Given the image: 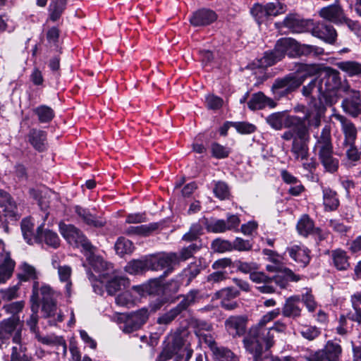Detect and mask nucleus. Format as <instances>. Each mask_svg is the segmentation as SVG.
Masks as SVG:
<instances>
[{
    "instance_id": "nucleus-8",
    "label": "nucleus",
    "mask_w": 361,
    "mask_h": 361,
    "mask_svg": "<svg viewBox=\"0 0 361 361\" xmlns=\"http://www.w3.org/2000/svg\"><path fill=\"white\" fill-rule=\"evenodd\" d=\"M59 231L64 239L71 245L81 247L85 252H90L94 247L82 232L72 224L60 222Z\"/></svg>"
},
{
    "instance_id": "nucleus-20",
    "label": "nucleus",
    "mask_w": 361,
    "mask_h": 361,
    "mask_svg": "<svg viewBox=\"0 0 361 361\" xmlns=\"http://www.w3.org/2000/svg\"><path fill=\"white\" fill-rule=\"evenodd\" d=\"M300 302V295H292L286 299L281 309L282 315L284 317L296 319L302 315V308L299 305Z\"/></svg>"
},
{
    "instance_id": "nucleus-37",
    "label": "nucleus",
    "mask_w": 361,
    "mask_h": 361,
    "mask_svg": "<svg viewBox=\"0 0 361 361\" xmlns=\"http://www.w3.org/2000/svg\"><path fill=\"white\" fill-rule=\"evenodd\" d=\"M33 113L37 116L39 122L42 123H49L55 116L54 111L47 105L37 106L33 109Z\"/></svg>"
},
{
    "instance_id": "nucleus-33",
    "label": "nucleus",
    "mask_w": 361,
    "mask_h": 361,
    "mask_svg": "<svg viewBox=\"0 0 361 361\" xmlns=\"http://www.w3.org/2000/svg\"><path fill=\"white\" fill-rule=\"evenodd\" d=\"M180 298H182V300L177 306L181 312H183L197 302L201 299V295L199 290L192 289L187 294L180 295Z\"/></svg>"
},
{
    "instance_id": "nucleus-5",
    "label": "nucleus",
    "mask_w": 361,
    "mask_h": 361,
    "mask_svg": "<svg viewBox=\"0 0 361 361\" xmlns=\"http://www.w3.org/2000/svg\"><path fill=\"white\" fill-rule=\"evenodd\" d=\"M316 142L313 151L327 172L334 173L338 170L339 161L334 157V147L331 135V128L325 126L319 135H314Z\"/></svg>"
},
{
    "instance_id": "nucleus-38",
    "label": "nucleus",
    "mask_w": 361,
    "mask_h": 361,
    "mask_svg": "<svg viewBox=\"0 0 361 361\" xmlns=\"http://www.w3.org/2000/svg\"><path fill=\"white\" fill-rule=\"evenodd\" d=\"M57 269L60 281L66 283V295L69 297L71 295L72 283L71 281V276L72 269L68 265L58 266Z\"/></svg>"
},
{
    "instance_id": "nucleus-9",
    "label": "nucleus",
    "mask_w": 361,
    "mask_h": 361,
    "mask_svg": "<svg viewBox=\"0 0 361 361\" xmlns=\"http://www.w3.org/2000/svg\"><path fill=\"white\" fill-rule=\"evenodd\" d=\"M89 253L90 255L87 259L90 265L98 275L95 276L93 273L88 271V278L92 282L99 280L104 283V280L113 274V267L111 264L106 262L102 257L93 255L92 250Z\"/></svg>"
},
{
    "instance_id": "nucleus-11",
    "label": "nucleus",
    "mask_w": 361,
    "mask_h": 361,
    "mask_svg": "<svg viewBox=\"0 0 361 361\" xmlns=\"http://www.w3.org/2000/svg\"><path fill=\"white\" fill-rule=\"evenodd\" d=\"M149 312L146 308H142L128 315L121 317L123 323L120 329L125 334H130L140 329L148 320Z\"/></svg>"
},
{
    "instance_id": "nucleus-51",
    "label": "nucleus",
    "mask_w": 361,
    "mask_h": 361,
    "mask_svg": "<svg viewBox=\"0 0 361 361\" xmlns=\"http://www.w3.org/2000/svg\"><path fill=\"white\" fill-rule=\"evenodd\" d=\"M300 334L304 338L313 341L320 335L321 331L315 326L305 325L301 327Z\"/></svg>"
},
{
    "instance_id": "nucleus-50",
    "label": "nucleus",
    "mask_w": 361,
    "mask_h": 361,
    "mask_svg": "<svg viewBox=\"0 0 361 361\" xmlns=\"http://www.w3.org/2000/svg\"><path fill=\"white\" fill-rule=\"evenodd\" d=\"M251 13L258 24H261L268 18L265 5L255 4L251 9Z\"/></svg>"
},
{
    "instance_id": "nucleus-31",
    "label": "nucleus",
    "mask_w": 361,
    "mask_h": 361,
    "mask_svg": "<svg viewBox=\"0 0 361 361\" xmlns=\"http://www.w3.org/2000/svg\"><path fill=\"white\" fill-rule=\"evenodd\" d=\"M105 281H106V291L111 295H115L117 291L126 288L129 285L128 279L122 276L111 277L110 275L107 279L104 280Z\"/></svg>"
},
{
    "instance_id": "nucleus-53",
    "label": "nucleus",
    "mask_w": 361,
    "mask_h": 361,
    "mask_svg": "<svg viewBox=\"0 0 361 361\" xmlns=\"http://www.w3.org/2000/svg\"><path fill=\"white\" fill-rule=\"evenodd\" d=\"M181 312V310L176 305L175 307L159 317L157 319V322L160 324H169Z\"/></svg>"
},
{
    "instance_id": "nucleus-47",
    "label": "nucleus",
    "mask_w": 361,
    "mask_h": 361,
    "mask_svg": "<svg viewBox=\"0 0 361 361\" xmlns=\"http://www.w3.org/2000/svg\"><path fill=\"white\" fill-rule=\"evenodd\" d=\"M212 351L216 358L220 361H239L238 357L227 348L217 346L212 348Z\"/></svg>"
},
{
    "instance_id": "nucleus-23",
    "label": "nucleus",
    "mask_w": 361,
    "mask_h": 361,
    "mask_svg": "<svg viewBox=\"0 0 361 361\" xmlns=\"http://www.w3.org/2000/svg\"><path fill=\"white\" fill-rule=\"evenodd\" d=\"M27 140L35 150L39 152L47 150L48 142L46 131L37 128H32L27 134Z\"/></svg>"
},
{
    "instance_id": "nucleus-25",
    "label": "nucleus",
    "mask_w": 361,
    "mask_h": 361,
    "mask_svg": "<svg viewBox=\"0 0 361 361\" xmlns=\"http://www.w3.org/2000/svg\"><path fill=\"white\" fill-rule=\"evenodd\" d=\"M289 256L300 267H306L310 261V250L302 245H294L287 248Z\"/></svg>"
},
{
    "instance_id": "nucleus-60",
    "label": "nucleus",
    "mask_w": 361,
    "mask_h": 361,
    "mask_svg": "<svg viewBox=\"0 0 361 361\" xmlns=\"http://www.w3.org/2000/svg\"><path fill=\"white\" fill-rule=\"evenodd\" d=\"M202 227L198 224H192L190 231L183 236V240L187 242L197 241L201 235Z\"/></svg>"
},
{
    "instance_id": "nucleus-32",
    "label": "nucleus",
    "mask_w": 361,
    "mask_h": 361,
    "mask_svg": "<svg viewBox=\"0 0 361 361\" xmlns=\"http://www.w3.org/2000/svg\"><path fill=\"white\" fill-rule=\"evenodd\" d=\"M336 66L349 77H361V63L356 61H343L336 63Z\"/></svg>"
},
{
    "instance_id": "nucleus-27",
    "label": "nucleus",
    "mask_w": 361,
    "mask_h": 361,
    "mask_svg": "<svg viewBox=\"0 0 361 361\" xmlns=\"http://www.w3.org/2000/svg\"><path fill=\"white\" fill-rule=\"evenodd\" d=\"M289 118H300L296 116H287L285 112H275L266 118L267 123L274 130H280L283 127L289 129L294 128V126H288L287 121Z\"/></svg>"
},
{
    "instance_id": "nucleus-52",
    "label": "nucleus",
    "mask_w": 361,
    "mask_h": 361,
    "mask_svg": "<svg viewBox=\"0 0 361 361\" xmlns=\"http://www.w3.org/2000/svg\"><path fill=\"white\" fill-rule=\"evenodd\" d=\"M202 267L200 264L191 263L188 268L183 271V276L187 278L186 285H189L192 279H194L201 271Z\"/></svg>"
},
{
    "instance_id": "nucleus-42",
    "label": "nucleus",
    "mask_w": 361,
    "mask_h": 361,
    "mask_svg": "<svg viewBox=\"0 0 361 361\" xmlns=\"http://www.w3.org/2000/svg\"><path fill=\"white\" fill-rule=\"evenodd\" d=\"M296 228L300 235L307 236L314 230V222L307 215H303L298 221Z\"/></svg>"
},
{
    "instance_id": "nucleus-48",
    "label": "nucleus",
    "mask_w": 361,
    "mask_h": 361,
    "mask_svg": "<svg viewBox=\"0 0 361 361\" xmlns=\"http://www.w3.org/2000/svg\"><path fill=\"white\" fill-rule=\"evenodd\" d=\"M342 147L345 152L346 158L348 161L355 162L360 160L361 151L355 145V142L343 143Z\"/></svg>"
},
{
    "instance_id": "nucleus-24",
    "label": "nucleus",
    "mask_w": 361,
    "mask_h": 361,
    "mask_svg": "<svg viewBox=\"0 0 361 361\" xmlns=\"http://www.w3.org/2000/svg\"><path fill=\"white\" fill-rule=\"evenodd\" d=\"M246 322L244 316H231L225 321V326L231 335L240 336L245 332Z\"/></svg>"
},
{
    "instance_id": "nucleus-58",
    "label": "nucleus",
    "mask_w": 361,
    "mask_h": 361,
    "mask_svg": "<svg viewBox=\"0 0 361 361\" xmlns=\"http://www.w3.org/2000/svg\"><path fill=\"white\" fill-rule=\"evenodd\" d=\"M133 288L139 293L146 291L149 294H154L159 289V281L157 279L151 280L147 285L143 286H133Z\"/></svg>"
},
{
    "instance_id": "nucleus-36",
    "label": "nucleus",
    "mask_w": 361,
    "mask_h": 361,
    "mask_svg": "<svg viewBox=\"0 0 361 361\" xmlns=\"http://www.w3.org/2000/svg\"><path fill=\"white\" fill-rule=\"evenodd\" d=\"M35 338L42 344L52 346H62L64 353L66 352V344L62 337L54 334L41 336L39 332H35Z\"/></svg>"
},
{
    "instance_id": "nucleus-21",
    "label": "nucleus",
    "mask_w": 361,
    "mask_h": 361,
    "mask_svg": "<svg viewBox=\"0 0 361 361\" xmlns=\"http://www.w3.org/2000/svg\"><path fill=\"white\" fill-rule=\"evenodd\" d=\"M333 117L340 122L341 130L344 135L343 143L355 142L357 140V130L355 124L339 114H334Z\"/></svg>"
},
{
    "instance_id": "nucleus-41",
    "label": "nucleus",
    "mask_w": 361,
    "mask_h": 361,
    "mask_svg": "<svg viewBox=\"0 0 361 361\" xmlns=\"http://www.w3.org/2000/svg\"><path fill=\"white\" fill-rule=\"evenodd\" d=\"M21 231L24 239L28 244H32L35 242L36 232H34V223L30 218H25L21 221Z\"/></svg>"
},
{
    "instance_id": "nucleus-22",
    "label": "nucleus",
    "mask_w": 361,
    "mask_h": 361,
    "mask_svg": "<svg viewBox=\"0 0 361 361\" xmlns=\"http://www.w3.org/2000/svg\"><path fill=\"white\" fill-rule=\"evenodd\" d=\"M312 33L313 36L320 38L329 44L334 43L337 37L335 28L331 25L324 22L316 23L312 28Z\"/></svg>"
},
{
    "instance_id": "nucleus-14",
    "label": "nucleus",
    "mask_w": 361,
    "mask_h": 361,
    "mask_svg": "<svg viewBox=\"0 0 361 361\" xmlns=\"http://www.w3.org/2000/svg\"><path fill=\"white\" fill-rule=\"evenodd\" d=\"M152 262V270L157 271L166 268V271L164 273V277L166 276L169 273L173 270V266L178 263V256L177 253L169 252L164 253L160 256H149Z\"/></svg>"
},
{
    "instance_id": "nucleus-30",
    "label": "nucleus",
    "mask_w": 361,
    "mask_h": 361,
    "mask_svg": "<svg viewBox=\"0 0 361 361\" xmlns=\"http://www.w3.org/2000/svg\"><path fill=\"white\" fill-rule=\"evenodd\" d=\"M74 209L78 216L87 225L95 228H101L105 225V221L97 219L94 215L92 214L88 209L78 205L75 206Z\"/></svg>"
},
{
    "instance_id": "nucleus-4",
    "label": "nucleus",
    "mask_w": 361,
    "mask_h": 361,
    "mask_svg": "<svg viewBox=\"0 0 361 361\" xmlns=\"http://www.w3.org/2000/svg\"><path fill=\"white\" fill-rule=\"evenodd\" d=\"M315 49L314 46L301 45L293 38H281L277 41L274 50L264 53L262 59V63L265 66H271L281 60L285 55L294 58L302 54H310Z\"/></svg>"
},
{
    "instance_id": "nucleus-19",
    "label": "nucleus",
    "mask_w": 361,
    "mask_h": 361,
    "mask_svg": "<svg viewBox=\"0 0 361 361\" xmlns=\"http://www.w3.org/2000/svg\"><path fill=\"white\" fill-rule=\"evenodd\" d=\"M0 250L4 252V244L1 240H0ZM0 256V283H4L12 276L15 262L11 259L8 252H1Z\"/></svg>"
},
{
    "instance_id": "nucleus-45",
    "label": "nucleus",
    "mask_w": 361,
    "mask_h": 361,
    "mask_svg": "<svg viewBox=\"0 0 361 361\" xmlns=\"http://www.w3.org/2000/svg\"><path fill=\"white\" fill-rule=\"evenodd\" d=\"M115 250L118 255L123 256L132 253L134 250V246L130 240L120 237L115 244Z\"/></svg>"
},
{
    "instance_id": "nucleus-7",
    "label": "nucleus",
    "mask_w": 361,
    "mask_h": 361,
    "mask_svg": "<svg viewBox=\"0 0 361 361\" xmlns=\"http://www.w3.org/2000/svg\"><path fill=\"white\" fill-rule=\"evenodd\" d=\"M305 80L303 75L289 73L283 78H276L271 86V91L276 98L280 99L295 92Z\"/></svg>"
},
{
    "instance_id": "nucleus-18",
    "label": "nucleus",
    "mask_w": 361,
    "mask_h": 361,
    "mask_svg": "<svg viewBox=\"0 0 361 361\" xmlns=\"http://www.w3.org/2000/svg\"><path fill=\"white\" fill-rule=\"evenodd\" d=\"M319 16L322 18L339 25L343 24L345 14L340 5L331 4L322 8L319 11Z\"/></svg>"
},
{
    "instance_id": "nucleus-34",
    "label": "nucleus",
    "mask_w": 361,
    "mask_h": 361,
    "mask_svg": "<svg viewBox=\"0 0 361 361\" xmlns=\"http://www.w3.org/2000/svg\"><path fill=\"white\" fill-rule=\"evenodd\" d=\"M334 267L339 271L347 270L350 267L348 257L344 250L338 249L331 252Z\"/></svg>"
},
{
    "instance_id": "nucleus-46",
    "label": "nucleus",
    "mask_w": 361,
    "mask_h": 361,
    "mask_svg": "<svg viewBox=\"0 0 361 361\" xmlns=\"http://www.w3.org/2000/svg\"><path fill=\"white\" fill-rule=\"evenodd\" d=\"M11 361H32V359L26 353V347L20 343L12 347Z\"/></svg>"
},
{
    "instance_id": "nucleus-44",
    "label": "nucleus",
    "mask_w": 361,
    "mask_h": 361,
    "mask_svg": "<svg viewBox=\"0 0 361 361\" xmlns=\"http://www.w3.org/2000/svg\"><path fill=\"white\" fill-rule=\"evenodd\" d=\"M18 278L20 282L27 281L35 280L37 278V274L34 267L25 262L20 266V271L18 274Z\"/></svg>"
},
{
    "instance_id": "nucleus-26",
    "label": "nucleus",
    "mask_w": 361,
    "mask_h": 361,
    "mask_svg": "<svg viewBox=\"0 0 361 361\" xmlns=\"http://www.w3.org/2000/svg\"><path fill=\"white\" fill-rule=\"evenodd\" d=\"M247 106L250 110L255 111L262 109L266 106L274 108L276 102L272 99L267 97L263 92H258L252 95L247 102Z\"/></svg>"
},
{
    "instance_id": "nucleus-35",
    "label": "nucleus",
    "mask_w": 361,
    "mask_h": 361,
    "mask_svg": "<svg viewBox=\"0 0 361 361\" xmlns=\"http://www.w3.org/2000/svg\"><path fill=\"white\" fill-rule=\"evenodd\" d=\"M341 106L345 112L353 117L361 114V100L359 98H348L343 100Z\"/></svg>"
},
{
    "instance_id": "nucleus-6",
    "label": "nucleus",
    "mask_w": 361,
    "mask_h": 361,
    "mask_svg": "<svg viewBox=\"0 0 361 361\" xmlns=\"http://www.w3.org/2000/svg\"><path fill=\"white\" fill-rule=\"evenodd\" d=\"M23 324L18 317L12 316L0 323V348L6 347L9 341L16 344L22 343Z\"/></svg>"
},
{
    "instance_id": "nucleus-39",
    "label": "nucleus",
    "mask_w": 361,
    "mask_h": 361,
    "mask_svg": "<svg viewBox=\"0 0 361 361\" xmlns=\"http://www.w3.org/2000/svg\"><path fill=\"white\" fill-rule=\"evenodd\" d=\"M49 18L53 22L56 21L61 17L66 8L67 0H50Z\"/></svg>"
},
{
    "instance_id": "nucleus-54",
    "label": "nucleus",
    "mask_w": 361,
    "mask_h": 361,
    "mask_svg": "<svg viewBox=\"0 0 361 361\" xmlns=\"http://www.w3.org/2000/svg\"><path fill=\"white\" fill-rule=\"evenodd\" d=\"M200 247V245L197 243L190 244L188 247L182 248L180 251L178 256V262L180 261H185L192 257L193 254L196 252Z\"/></svg>"
},
{
    "instance_id": "nucleus-64",
    "label": "nucleus",
    "mask_w": 361,
    "mask_h": 361,
    "mask_svg": "<svg viewBox=\"0 0 361 361\" xmlns=\"http://www.w3.org/2000/svg\"><path fill=\"white\" fill-rule=\"evenodd\" d=\"M218 298L221 300H233L239 295V291L235 290L233 288H226L221 289L216 293Z\"/></svg>"
},
{
    "instance_id": "nucleus-28",
    "label": "nucleus",
    "mask_w": 361,
    "mask_h": 361,
    "mask_svg": "<svg viewBox=\"0 0 361 361\" xmlns=\"http://www.w3.org/2000/svg\"><path fill=\"white\" fill-rule=\"evenodd\" d=\"M126 271L130 274H139L146 271L152 270L150 257L129 262L125 267Z\"/></svg>"
},
{
    "instance_id": "nucleus-12",
    "label": "nucleus",
    "mask_w": 361,
    "mask_h": 361,
    "mask_svg": "<svg viewBox=\"0 0 361 361\" xmlns=\"http://www.w3.org/2000/svg\"><path fill=\"white\" fill-rule=\"evenodd\" d=\"M49 213H45L43 218V223H42L36 230V235L35 236V242L45 243L48 247L53 249H57L61 245V240L59 235L50 230L44 229V221L47 219Z\"/></svg>"
},
{
    "instance_id": "nucleus-61",
    "label": "nucleus",
    "mask_w": 361,
    "mask_h": 361,
    "mask_svg": "<svg viewBox=\"0 0 361 361\" xmlns=\"http://www.w3.org/2000/svg\"><path fill=\"white\" fill-rule=\"evenodd\" d=\"M252 358L253 361H297L295 357L291 356H283L280 358H274L273 357L269 356L268 354L265 353L264 350L259 355L252 356Z\"/></svg>"
},
{
    "instance_id": "nucleus-40",
    "label": "nucleus",
    "mask_w": 361,
    "mask_h": 361,
    "mask_svg": "<svg viewBox=\"0 0 361 361\" xmlns=\"http://www.w3.org/2000/svg\"><path fill=\"white\" fill-rule=\"evenodd\" d=\"M285 276L276 275L271 278V281H274L275 283L281 288H286L288 283V280L292 281H298L300 279V276L295 275L290 269H284Z\"/></svg>"
},
{
    "instance_id": "nucleus-55",
    "label": "nucleus",
    "mask_w": 361,
    "mask_h": 361,
    "mask_svg": "<svg viewBox=\"0 0 361 361\" xmlns=\"http://www.w3.org/2000/svg\"><path fill=\"white\" fill-rule=\"evenodd\" d=\"M231 125L241 134H251L257 129L255 125L247 122H231Z\"/></svg>"
},
{
    "instance_id": "nucleus-59",
    "label": "nucleus",
    "mask_w": 361,
    "mask_h": 361,
    "mask_svg": "<svg viewBox=\"0 0 361 361\" xmlns=\"http://www.w3.org/2000/svg\"><path fill=\"white\" fill-rule=\"evenodd\" d=\"M265 8L269 18L270 16H276L285 13L286 7L285 5L278 2L276 4L268 3L265 5Z\"/></svg>"
},
{
    "instance_id": "nucleus-49",
    "label": "nucleus",
    "mask_w": 361,
    "mask_h": 361,
    "mask_svg": "<svg viewBox=\"0 0 361 361\" xmlns=\"http://www.w3.org/2000/svg\"><path fill=\"white\" fill-rule=\"evenodd\" d=\"M305 293H302L300 296V301L305 305L307 310L310 312H314L318 306L317 302L315 301L314 295L312 294V290L309 288L305 289Z\"/></svg>"
},
{
    "instance_id": "nucleus-43",
    "label": "nucleus",
    "mask_w": 361,
    "mask_h": 361,
    "mask_svg": "<svg viewBox=\"0 0 361 361\" xmlns=\"http://www.w3.org/2000/svg\"><path fill=\"white\" fill-rule=\"evenodd\" d=\"M158 228V224L152 223L136 226H130L126 231L128 235H149L152 231Z\"/></svg>"
},
{
    "instance_id": "nucleus-15",
    "label": "nucleus",
    "mask_w": 361,
    "mask_h": 361,
    "mask_svg": "<svg viewBox=\"0 0 361 361\" xmlns=\"http://www.w3.org/2000/svg\"><path fill=\"white\" fill-rule=\"evenodd\" d=\"M309 20H304L297 14L290 13L283 21L275 23V27L281 30L283 27L288 29L292 32L300 33L306 30Z\"/></svg>"
},
{
    "instance_id": "nucleus-10",
    "label": "nucleus",
    "mask_w": 361,
    "mask_h": 361,
    "mask_svg": "<svg viewBox=\"0 0 361 361\" xmlns=\"http://www.w3.org/2000/svg\"><path fill=\"white\" fill-rule=\"evenodd\" d=\"M341 346L332 341H328L324 347L304 357L306 361H340Z\"/></svg>"
},
{
    "instance_id": "nucleus-29",
    "label": "nucleus",
    "mask_w": 361,
    "mask_h": 361,
    "mask_svg": "<svg viewBox=\"0 0 361 361\" xmlns=\"http://www.w3.org/2000/svg\"><path fill=\"white\" fill-rule=\"evenodd\" d=\"M323 206L325 212L336 211L340 204L338 194L330 188H322Z\"/></svg>"
},
{
    "instance_id": "nucleus-3",
    "label": "nucleus",
    "mask_w": 361,
    "mask_h": 361,
    "mask_svg": "<svg viewBox=\"0 0 361 361\" xmlns=\"http://www.w3.org/2000/svg\"><path fill=\"white\" fill-rule=\"evenodd\" d=\"M288 126H294L293 129L286 130L281 135L284 140H292L290 152L296 160L307 159L309 156L308 143L310 140V132L300 118H289Z\"/></svg>"
},
{
    "instance_id": "nucleus-17",
    "label": "nucleus",
    "mask_w": 361,
    "mask_h": 361,
    "mask_svg": "<svg viewBox=\"0 0 361 361\" xmlns=\"http://www.w3.org/2000/svg\"><path fill=\"white\" fill-rule=\"evenodd\" d=\"M217 19L216 13L208 8H201L195 11L190 18V23L194 27L207 26Z\"/></svg>"
},
{
    "instance_id": "nucleus-1",
    "label": "nucleus",
    "mask_w": 361,
    "mask_h": 361,
    "mask_svg": "<svg viewBox=\"0 0 361 361\" xmlns=\"http://www.w3.org/2000/svg\"><path fill=\"white\" fill-rule=\"evenodd\" d=\"M341 85V79L338 71L326 67L318 77L313 78L302 88V94L310 98L308 103H324L332 105L336 102V91Z\"/></svg>"
},
{
    "instance_id": "nucleus-13",
    "label": "nucleus",
    "mask_w": 361,
    "mask_h": 361,
    "mask_svg": "<svg viewBox=\"0 0 361 361\" xmlns=\"http://www.w3.org/2000/svg\"><path fill=\"white\" fill-rule=\"evenodd\" d=\"M324 103H308L307 107L303 118H300L302 121V123L305 125L307 122L308 128L314 127L317 128L321 125V118L324 116L325 112V107L324 106Z\"/></svg>"
},
{
    "instance_id": "nucleus-62",
    "label": "nucleus",
    "mask_w": 361,
    "mask_h": 361,
    "mask_svg": "<svg viewBox=\"0 0 361 361\" xmlns=\"http://www.w3.org/2000/svg\"><path fill=\"white\" fill-rule=\"evenodd\" d=\"M214 193L220 200H225L229 196L228 185L224 182H218L214 188Z\"/></svg>"
},
{
    "instance_id": "nucleus-56",
    "label": "nucleus",
    "mask_w": 361,
    "mask_h": 361,
    "mask_svg": "<svg viewBox=\"0 0 361 361\" xmlns=\"http://www.w3.org/2000/svg\"><path fill=\"white\" fill-rule=\"evenodd\" d=\"M212 155L217 159H224L231 153L230 148L214 142L212 145Z\"/></svg>"
},
{
    "instance_id": "nucleus-16",
    "label": "nucleus",
    "mask_w": 361,
    "mask_h": 361,
    "mask_svg": "<svg viewBox=\"0 0 361 361\" xmlns=\"http://www.w3.org/2000/svg\"><path fill=\"white\" fill-rule=\"evenodd\" d=\"M55 292L52 288L46 284L39 285L38 281H34L32 286V294L31 301L32 305H35L36 309L39 307V300L42 302L55 300Z\"/></svg>"
},
{
    "instance_id": "nucleus-63",
    "label": "nucleus",
    "mask_w": 361,
    "mask_h": 361,
    "mask_svg": "<svg viewBox=\"0 0 361 361\" xmlns=\"http://www.w3.org/2000/svg\"><path fill=\"white\" fill-rule=\"evenodd\" d=\"M116 303L119 306L128 307L134 303V299L129 291L119 294L115 298Z\"/></svg>"
},
{
    "instance_id": "nucleus-57",
    "label": "nucleus",
    "mask_w": 361,
    "mask_h": 361,
    "mask_svg": "<svg viewBox=\"0 0 361 361\" xmlns=\"http://www.w3.org/2000/svg\"><path fill=\"white\" fill-rule=\"evenodd\" d=\"M212 249L217 252H225L233 250L232 243L226 240L216 239L212 242Z\"/></svg>"
},
{
    "instance_id": "nucleus-2",
    "label": "nucleus",
    "mask_w": 361,
    "mask_h": 361,
    "mask_svg": "<svg viewBox=\"0 0 361 361\" xmlns=\"http://www.w3.org/2000/svg\"><path fill=\"white\" fill-rule=\"evenodd\" d=\"M279 308L274 309L259 319L257 324L252 326L243 342L247 353L252 356L259 355L264 350L262 343H265L266 350L269 349L274 343V336L270 334V329L266 325L280 314Z\"/></svg>"
}]
</instances>
